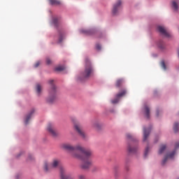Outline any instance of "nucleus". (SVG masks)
I'll return each instance as SVG.
<instances>
[{
    "label": "nucleus",
    "instance_id": "28",
    "mask_svg": "<svg viewBox=\"0 0 179 179\" xmlns=\"http://www.w3.org/2000/svg\"><path fill=\"white\" fill-rule=\"evenodd\" d=\"M161 66H162V68H163V69H164V71H166V69H167V68L166 67V64L164 63V62H161Z\"/></svg>",
    "mask_w": 179,
    "mask_h": 179
},
{
    "label": "nucleus",
    "instance_id": "14",
    "mask_svg": "<svg viewBox=\"0 0 179 179\" xmlns=\"http://www.w3.org/2000/svg\"><path fill=\"white\" fill-rule=\"evenodd\" d=\"M144 112H145L146 118L148 119L150 118V108H149V107L146 105L144 106Z\"/></svg>",
    "mask_w": 179,
    "mask_h": 179
},
{
    "label": "nucleus",
    "instance_id": "37",
    "mask_svg": "<svg viewBox=\"0 0 179 179\" xmlns=\"http://www.w3.org/2000/svg\"><path fill=\"white\" fill-rule=\"evenodd\" d=\"M159 116V110H157V117Z\"/></svg>",
    "mask_w": 179,
    "mask_h": 179
},
{
    "label": "nucleus",
    "instance_id": "6",
    "mask_svg": "<svg viewBox=\"0 0 179 179\" xmlns=\"http://www.w3.org/2000/svg\"><path fill=\"white\" fill-rule=\"evenodd\" d=\"M127 94V90L123 89L115 96V99L111 101L112 104H117L120 101V99L124 97Z\"/></svg>",
    "mask_w": 179,
    "mask_h": 179
},
{
    "label": "nucleus",
    "instance_id": "15",
    "mask_svg": "<svg viewBox=\"0 0 179 179\" xmlns=\"http://www.w3.org/2000/svg\"><path fill=\"white\" fill-rule=\"evenodd\" d=\"M166 145H161L158 152L159 155H163V153H164V150H166Z\"/></svg>",
    "mask_w": 179,
    "mask_h": 179
},
{
    "label": "nucleus",
    "instance_id": "17",
    "mask_svg": "<svg viewBox=\"0 0 179 179\" xmlns=\"http://www.w3.org/2000/svg\"><path fill=\"white\" fill-rule=\"evenodd\" d=\"M172 7L173 8L174 10H178V1H172Z\"/></svg>",
    "mask_w": 179,
    "mask_h": 179
},
{
    "label": "nucleus",
    "instance_id": "22",
    "mask_svg": "<svg viewBox=\"0 0 179 179\" xmlns=\"http://www.w3.org/2000/svg\"><path fill=\"white\" fill-rule=\"evenodd\" d=\"M82 33H84L85 34H87L88 36H90L93 34V30H83Z\"/></svg>",
    "mask_w": 179,
    "mask_h": 179
},
{
    "label": "nucleus",
    "instance_id": "12",
    "mask_svg": "<svg viewBox=\"0 0 179 179\" xmlns=\"http://www.w3.org/2000/svg\"><path fill=\"white\" fill-rule=\"evenodd\" d=\"M33 114H34V109H32L29 115H27L25 120H24V124L25 125H27V124H29V121H30V118H31V117H33Z\"/></svg>",
    "mask_w": 179,
    "mask_h": 179
},
{
    "label": "nucleus",
    "instance_id": "3",
    "mask_svg": "<svg viewBox=\"0 0 179 179\" xmlns=\"http://www.w3.org/2000/svg\"><path fill=\"white\" fill-rule=\"evenodd\" d=\"M94 75V69L92 66V63H90V60L89 59H85V69L84 72L82 73V76L84 79H87V78H90V76H93Z\"/></svg>",
    "mask_w": 179,
    "mask_h": 179
},
{
    "label": "nucleus",
    "instance_id": "10",
    "mask_svg": "<svg viewBox=\"0 0 179 179\" xmlns=\"http://www.w3.org/2000/svg\"><path fill=\"white\" fill-rule=\"evenodd\" d=\"M151 131H152L151 128L143 129V142H146V141H148V138H149V135H150Z\"/></svg>",
    "mask_w": 179,
    "mask_h": 179
},
{
    "label": "nucleus",
    "instance_id": "19",
    "mask_svg": "<svg viewBox=\"0 0 179 179\" xmlns=\"http://www.w3.org/2000/svg\"><path fill=\"white\" fill-rule=\"evenodd\" d=\"M124 83V80L119 79L116 81V87H120L122 86V85Z\"/></svg>",
    "mask_w": 179,
    "mask_h": 179
},
{
    "label": "nucleus",
    "instance_id": "1",
    "mask_svg": "<svg viewBox=\"0 0 179 179\" xmlns=\"http://www.w3.org/2000/svg\"><path fill=\"white\" fill-rule=\"evenodd\" d=\"M62 149L68 152L71 157L82 160L81 168L83 170H89L93 164L92 157H93V151L85 149L80 145H72V144L64 143L62 145Z\"/></svg>",
    "mask_w": 179,
    "mask_h": 179
},
{
    "label": "nucleus",
    "instance_id": "34",
    "mask_svg": "<svg viewBox=\"0 0 179 179\" xmlns=\"http://www.w3.org/2000/svg\"><path fill=\"white\" fill-rule=\"evenodd\" d=\"M179 148V143H176L175 145V149H178Z\"/></svg>",
    "mask_w": 179,
    "mask_h": 179
},
{
    "label": "nucleus",
    "instance_id": "5",
    "mask_svg": "<svg viewBox=\"0 0 179 179\" xmlns=\"http://www.w3.org/2000/svg\"><path fill=\"white\" fill-rule=\"evenodd\" d=\"M74 128L76 131L78 132L80 138L83 139H87V134L83 131L82 125L79 123H76L74 124Z\"/></svg>",
    "mask_w": 179,
    "mask_h": 179
},
{
    "label": "nucleus",
    "instance_id": "24",
    "mask_svg": "<svg viewBox=\"0 0 179 179\" xmlns=\"http://www.w3.org/2000/svg\"><path fill=\"white\" fill-rule=\"evenodd\" d=\"M62 40H64V35L62 34V33H59V41H58V43H62Z\"/></svg>",
    "mask_w": 179,
    "mask_h": 179
},
{
    "label": "nucleus",
    "instance_id": "35",
    "mask_svg": "<svg viewBox=\"0 0 179 179\" xmlns=\"http://www.w3.org/2000/svg\"><path fill=\"white\" fill-rule=\"evenodd\" d=\"M127 137L128 138V139L132 138V136H131V134H127Z\"/></svg>",
    "mask_w": 179,
    "mask_h": 179
},
{
    "label": "nucleus",
    "instance_id": "4",
    "mask_svg": "<svg viewBox=\"0 0 179 179\" xmlns=\"http://www.w3.org/2000/svg\"><path fill=\"white\" fill-rule=\"evenodd\" d=\"M57 166H59V159H53L50 165L48 162L45 161L43 164V170L45 173H50L52 169H57Z\"/></svg>",
    "mask_w": 179,
    "mask_h": 179
},
{
    "label": "nucleus",
    "instance_id": "30",
    "mask_svg": "<svg viewBox=\"0 0 179 179\" xmlns=\"http://www.w3.org/2000/svg\"><path fill=\"white\" fill-rule=\"evenodd\" d=\"M96 50H101V45H100V44H96Z\"/></svg>",
    "mask_w": 179,
    "mask_h": 179
},
{
    "label": "nucleus",
    "instance_id": "11",
    "mask_svg": "<svg viewBox=\"0 0 179 179\" xmlns=\"http://www.w3.org/2000/svg\"><path fill=\"white\" fill-rule=\"evenodd\" d=\"M176 155V150H174L170 154H168L164 159L162 161V166H164L166 164V162H167V159H173L174 157V155Z\"/></svg>",
    "mask_w": 179,
    "mask_h": 179
},
{
    "label": "nucleus",
    "instance_id": "2",
    "mask_svg": "<svg viewBox=\"0 0 179 179\" xmlns=\"http://www.w3.org/2000/svg\"><path fill=\"white\" fill-rule=\"evenodd\" d=\"M50 85V88L49 90V96L47 99L48 103H54L57 100V87L54 85V80H50L48 82Z\"/></svg>",
    "mask_w": 179,
    "mask_h": 179
},
{
    "label": "nucleus",
    "instance_id": "26",
    "mask_svg": "<svg viewBox=\"0 0 179 179\" xmlns=\"http://www.w3.org/2000/svg\"><path fill=\"white\" fill-rule=\"evenodd\" d=\"M58 22H59V20H58V17H54L53 20H52V23L54 24V26H58Z\"/></svg>",
    "mask_w": 179,
    "mask_h": 179
},
{
    "label": "nucleus",
    "instance_id": "7",
    "mask_svg": "<svg viewBox=\"0 0 179 179\" xmlns=\"http://www.w3.org/2000/svg\"><path fill=\"white\" fill-rule=\"evenodd\" d=\"M47 129L49 134L53 136V138H57V136H58V131H57L52 123H49L48 124Z\"/></svg>",
    "mask_w": 179,
    "mask_h": 179
},
{
    "label": "nucleus",
    "instance_id": "25",
    "mask_svg": "<svg viewBox=\"0 0 179 179\" xmlns=\"http://www.w3.org/2000/svg\"><path fill=\"white\" fill-rule=\"evenodd\" d=\"M178 125H179L178 123L175 122V124L173 125L174 132H178V129H179Z\"/></svg>",
    "mask_w": 179,
    "mask_h": 179
},
{
    "label": "nucleus",
    "instance_id": "16",
    "mask_svg": "<svg viewBox=\"0 0 179 179\" xmlns=\"http://www.w3.org/2000/svg\"><path fill=\"white\" fill-rule=\"evenodd\" d=\"M157 45L161 50H164V48H166V45H164V42H163V41H159Z\"/></svg>",
    "mask_w": 179,
    "mask_h": 179
},
{
    "label": "nucleus",
    "instance_id": "21",
    "mask_svg": "<svg viewBox=\"0 0 179 179\" xmlns=\"http://www.w3.org/2000/svg\"><path fill=\"white\" fill-rule=\"evenodd\" d=\"M92 127L95 128V129H100L101 126L100 125V123H99V122H96L93 124Z\"/></svg>",
    "mask_w": 179,
    "mask_h": 179
},
{
    "label": "nucleus",
    "instance_id": "18",
    "mask_svg": "<svg viewBox=\"0 0 179 179\" xmlns=\"http://www.w3.org/2000/svg\"><path fill=\"white\" fill-rule=\"evenodd\" d=\"M50 5H61V1L58 0H49Z\"/></svg>",
    "mask_w": 179,
    "mask_h": 179
},
{
    "label": "nucleus",
    "instance_id": "36",
    "mask_svg": "<svg viewBox=\"0 0 179 179\" xmlns=\"http://www.w3.org/2000/svg\"><path fill=\"white\" fill-rule=\"evenodd\" d=\"M22 155H23V152H20L18 155H17V157H20V156H22Z\"/></svg>",
    "mask_w": 179,
    "mask_h": 179
},
{
    "label": "nucleus",
    "instance_id": "8",
    "mask_svg": "<svg viewBox=\"0 0 179 179\" xmlns=\"http://www.w3.org/2000/svg\"><path fill=\"white\" fill-rule=\"evenodd\" d=\"M121 3H122V2L121 1V0H118L114 5H113V15H117L120 10V9H121Z\"/></svg>",
    "mask_w": 179,
    "mask_h": 179
},
{
    "label": "nucleus",
    "instance_id": "38",
    "mask_svg": "<svg viewBox=\"0 0 179 179\" xmlns=\"http://www.w3.org/2000/svg\"><path fill=\"white\" fill-rule=\"evenodd\" d=\"M179 179V178H178Z\"/></svg>",
    "mask_w": 179,
    "mask_h": 179
},
{
    "label": "nucleus",
    "instance_id": "20",
    "mask_svg": "<svg viewBox=\"0 0 179 179\" xmlns=\"http://www.w3.org/2000/svg\"><path fill=\"white\" fill-rule=\"evenodd\" d=\"M36 93L38 94H41V85L40 84H37L36 85Z\"/></svg>",
    "mask_w": 179,
    "mask_h": 179
},
{
    "label": "nucleus",
    "instance_id": "23",
    "mask_svg": "<svg viewBox=\"0 0 179 179\" xmlns=\"http://www.w3.org/2000/svg\"><path fill=\"white\" fill-rule=\"evenodd\" d=\"M55 71H57L59 72L65 71V66H59L56 67Z\"/></svg>",
    "mask_w": 179,
    "mask_h": 179
},
{
    "label": "nucleus",
    "instance_id": "9",
    "mask_svg": "<svg viewBox=\"0 0 179 179\" xmlns=\"http://www.w3.org/2000/svg\"><path fill=\"white\" fill-rule=\"evenodd\" d=\"M157 30L162 34V36H164V37H171L170 33L167 32V30L164 29V27L162 26L157 27Z\"/></svg>",
    "mask_w": 179,
    "mask_h": 179
},
{
    "label": "nucleus",
    "instance_id": "29",
    "mask_svg": "<svg viewBox=\"0 0 179 179\" xmlns=\"http://www.w3.org/2000/svg\"><path fill=\"white\" fill-rule=\"evenodd\" d=\"M148 153H149V147L148 146L145 148V150L144 152L145 157H146V156H148Z\"/></svg>",
    "mask_w": 179,
    "mask_h": 179
},
{
    "label": "nucleus",
    "instance_id": "13",
    "mask_svg": "<svg viewBox=\"0 0 179 179\" xmlns=\"http://www.w3.org/2000/svg\"><path fill=\"white\" fill-rule=\"evenodd\" d=\"M127 150L129 153H136L138 152V147L137 146H132L131 145H129L127 147Z\"/></svg>",
    "mask_w": 179,
    "mask_h": 179
},
{
    "label": "nucleus",
    "instance_id": "31",
    "mask_svg": "<svg viewBox=\"0 0 179 179\" xmlns=\"http://www.w3.org/2000/svg\"><path fill=\"white\" fill-rule=\"evenodd\" d=\"M40 66V62H36V63L34 64L35 68H38Z\"/></svg>",
    "mask_w": 179,
    "mask_h": 179
},
{
    "label": "nucleus",
    "instance_id": "33",
    "mask_svg": "<svg viewBox=\"0 0 179 179\" xmlns=\"http://www.w3.org/2000/svg\"><path fill=\"white\" fill-rule=\"evenodd\" d=\"M33 159H34V157H33V155H29L28 157V160H33Z\"/></svg>",
    "mask_w": 179,
    "mask_h": 179
},
{
    "label": "nucleus",
    "instance_id": "27",
    "mask_svg": "<svg viewBox=\"0 0 179 179\" xmlns=\"http://www.w3.org/2000/svg\"><path fill=\"white\" fill-rule=\"evenodd\" d=\"M52 63V62H51V59H50L49 57L46 58V64L47 65H51V64Z\"/></svg>",
    "mask_w": 179,
    "mask_h": 179
},
{
    "label": "nucleus",
    "instance_id": "32",
    "mask_svg": "<svg viewBox=\"0 0 179 179\" xmlns=\"http://www.w3.org/2000/svg\"><path fill=\"white\" fill-rule=\"evenodd\" d=\"M78 179H86V177L83 175L78 176Z\"/></svg>",
    "mask_w": 179,
    "mask_h": 179
}]
</instances>
